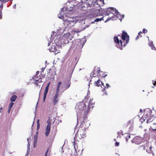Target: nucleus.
<instances>
[{
	"instance_id": "46",
	"label": "nucleus",
	"mask_w": 156,
	"mask_h": 156,
	"mask_svg": "<svg viewBox=\"0 0 156 156\" xmlns=\"http://www.w3.org/2000/svg\"><path fill=\"white\" fill-rule=\"evenodd\" d=\"M13 7L14 9H15L16 7V4H15L13 6Z\"/></svg>"
},
{
	"instance_id": "63",
	"label": "nucleus",
	"mask_w": 156,
	"mask_h": 156,
	"mask_svg": "<svg viewBox=\"0 0 156 156\" xmlns=\"http://www.w3.org/2000/svg\"><path fill=\"white\" fill-rule=\"evenodd\" d=\"M34 123V122H33V125H32V126H33Z\"/></svg>"
},
{
	"instance_id": "27",
	"label": "nucleus",
	"mask_w": 156,
	"mask_h": 156,
	"mask_svg": "<svg viewBox=\"0 0 156 156\" xmlns=\"http://www.w3.org/2000/svg\"><path fill=\"white\" fill-rule=\"evenodd\" d=\"M131 142L133 144H136V137H135L134 138L131 140Z\"/></svg>"
},
{
	"instance_id": "61",
	"label": "nucleus",
	"mask_w": 156,
	"mask_h": 156,
	"mask_svg": "<svg viewBox=\"0 0 156 156\" xmlns=\"http://www.w3.org/2000/svg\"><path fill=\"white\" fill-rule=\"evenodd\" d=\"M40 92H41V90L40 91V93H39V97H40Z\"/></svg>"
},
{
	"instance_id": "48",
	"label": "nucleus",
	"mask_w": 156,
	"mask_h": 156,
	"mask_svg": "<svg viewBox=\"0 0 156 156\" xmlns=\"http://www.w3.org/2000/svg\"><path fill=\"white\" fill-rule=\"evenodd\" d=\"M39 119H37V124H39Z\"/></svg>"
},
{
	"instance_id": "28",
	"label": "nucleus",
	"mask_w": 156,
	"mask_h": 156,
	"mask_svg": "<svg viewBox=\"0 0 156 156\" xmlns=\"http://www.w3.org/2000/svg\"><path fill=\"white\" fill-rule=\"evenodd\" d=\"M125 134L126 135V141L127 142L129 139L130 138V136L129 135L128 133H125Z\"/></svg>"
},
{
	"instance_id": "37",
	"label": "nucleus",
	"mask_w": 156,
	"mask_h": 156,
	"mask_svg": "<svg viewBox=\"0 0 156 156\" xmlns=\"http://www.w3.org/2000/svg\"><path fill=\"white\" fill-rule=\"evenodd\" d=\"M119 145V142H116L115 143V146H118Z\"/></svg>"
},
{
	"instance_id": "22",
	"label": "nucleus",
	"mask_w": 156,
	"mask_h": 156,
	"mask_svg": "<svg viewBox=\"0 0 156 156\" xmlns=\"http://www.w3.org/2000/svg\"><path fill=\"white\" fill-rule=\"evenodd\" d=\"M17 98V96L16 95H13L10 99V101L12 102H14Z\"/></svg>"
},
{
	"instance_id": "6",
	"label": "nucleus",
	"mask_w": 156,
	"mask_h": 156,
	"mask_svg": "<svg viewBox=\"0 0 156 156\" xmlns=\"http://www.w3.org/2000/svg\"><path fill=\"white\" fill-rule=\"evenodd\" d=\"M122 38L124 41L126 40V44H124L123 45V46L125 47L126 46V44L128 43L129 40V36L126 32H125L124 31H122Z\"/></svg>"
},
{
	"instance_id": "23",
	"label": "nucleus",
	"mask_w": 156,
	"mask_h": 156,
	"mask_svg": "<svg viewBox=\"0 0 156 156\" xmlns=\"http://www.w3.org/2000/svg\"><path fill=\"white\" fill-rule=\"evenodd\" d=\"M103 17H102L101 18H97L92 23H94L95 22H98L100 21H101L102 20H103Z\"/></svg>"
},
{
	"instance_id": "16",
	"label": "nucleus",
	"mask_w": 156,
	"mask_h": 156,
	"mask_svg": "<svg viewBox=\"0 0 156 156\" xmlns=\"http://www.w3.org/2000/svg\"><path fill=\"white\" fill-rule=\"evenodd\" d=\"M120 45L119 42L116 43V46L119 48H120L121 50H122V42L121 40L120 41Z\"/></svg>"
},
{
	"instance_id": "11",
	"label": "nucleus",
	"mask_w": 156,
	"mask_h": 156,
	"mask_svg": "<svg viewBox=\"0 0 156 156\" xmlns=\"http://www.w3.org/2000/svg\"><path fill=\"white\" fill-rule=\"evenodd\" d=\"M58 93H56L55 95L54 96L53 104L54 105H55L57 103L58 101Z\"/></svg>"
},
{
	"instance_id": "44",
	"label": "nucleus",
	"mask_w": 156,
	"mask_h": 156,
	"mask_svg": "<svg viewBox=\"0 0 156 156\" xmlns=\"http://www.w3.org/2000/svg\"><path fill=\"white\" fill-rule=\"evenodd\" d=\"M106 86H107V88H108V87H110V85L108 83H106Z\"/></svg>"
},
{
	"instance_id": "60",
	"label": "nucleus",
	"mask_w": 156,
	"mask_h": 156,
	"mask_svg": "<svg viewBox=\"0 0 156 156\" xmlns=\"http://www.w3.org/2000/svg\"><path fill=\"white\" fill-rule=\"evenodd\" d=\"M2 17V16L1 14H0V19Z\"/></svg>"
},
{
	"instance_id": "59",
	"label": "nucleus",
	"mask_w": 156,
	"mask_h": 156,
	"mask_svg": "<svg viewBox=\"0 0 156 156\" xmlns=\"http://www.w3.org/2000/svg\"><path fill=\"white\" fill-rule=\"evenodd\" d=\"M119 133H119V132H117V134H118V135H119Z\"/></svg>"
},
{
	"instance_id": "41",
	"label": "nucleus",
	"mask_w": 156,
	"mask_h": 156,
	"mask_svg": "<svg viewBox=\"0 0 156 156\" xmlns=\"http://www.w3.org/2000/svg\"><path fill=\"white\" fill-rule=\"evenodd\" d=\"M40 127V124H37V129L38 130Z\"/></svg>"
},
{
	"instance_id": "43",
	"label": "nucleus",
	"mask_w": 156,
	"mask_h": 156,
	"mask_svg": "<svg viewBox=\"0 0 156 156\" xmlns=\"http://www.w3.org/2000/svg\"><path fill=\"white\" fill-rule=\"evenodd\" d=\"M48 150H47V151H46L45 153V156H47V154L48 152Z\"/></svg>"
},
{
	"instance_id": "15",
	"label": "nucleus",
	"mask_w": 156,
	"mask_h": 156,
	"mask_svg": "<svg viewBox=\"0 0 156 156\" xmlns=\"http://www.w3.org/2000/svg\"><path fill=\"white\" fill-rule=\"evenodd\" d=\"M120 45L119 42L116 43V46L119 48H120L121 50H122V42L121 40L120 41Z\"/></svg>"
},
{
	"instance_id": "47",
	"label": "nucleus",
	"mask_w": 156,
	"mask_h": 156,
	"mask_svg": "<svg viewBox=\"0 0 156 156\" xmlns=\"http://www.w3.org/2000/svg\"><path fill=\"white\" fill-rule=\"evenodd\" d=\"M107 74H105L104 75V74H103V77H106V76H107Z\"/></svg>"
},
{
	"instance_id": "29",
	"label": "nucleus",
	"mask_w": 156,
	"mask_h": 156,
	"mask_svg": "<svg viewBox=\"0 0 156 156\" xmlns=\"http://www.w3.org/2000/svg\"><path fill=\"white\" fill-rule=\"evenodd\" d=\"M114 41L116 43L120 42L117 37L115 36L114 38Z\"/></svg>"
},
{
	"instance_id": "58",
	"label": "nucleus",
	"mask_w": 156,
	"mask_h": 156,
	"mask_svg": "<svg viewBox=\"0 0 156 156\" xmlns=\"http://www.w3.org/2000/svg\"><path fill=\"white\" fill-rule=\"evenodd\" d=\"M121 134L122 135H123V132H122H122H121Z\"/></svg>"
},
{
	"instance_id": "4",
	"label": "nucleus",
	"mask_w": 156,
	"mask_h": 156,
	"mask_svg": "<svg viewBox=\"0 0 156 156\" xmlns=\"http://www.w3.org/2000/svg\"><path fill=\"white\" fill-rule=\"evenodd\" d=\"M111 10H112L113 12H114L116 15L119 14L120 16V17H122V18H123L124 15L119 14V12L118 11L114 8L109 7L107 9L106 11L105 15H108L111 13H112V12L111 11Z\"/></svg>"
},
{
	"instance_id": "32",
	"label": "nucleus",
	"mask_w": 156,
	"mask_h": 156,
	"mask_svg": "<svg viewBox=\"0 0 156 156\" xmlns=\"http://www.w3.org/2000/svg\"><path fill=\"white\" fill-rule=\"evenodd\" d=\"M95 72V69L92 72V75L93 76V77H95L96 76H94Z\"/></svg>"
},
{
	"instance_id": "2",
	"label": "nucleus",
	"mask_w": 156,
	"mask_h": 156,
	"mask_svg": "<svg viewBox=\"0 0 156 156\" xmlns=\"http://www.w3.org/2000/svg\"><path fill=\"white\" fill-rule=\"evenodd\" d=\"M64 8H62L61 9V10L60 11V13L58 15V17L62 19H63L64 21V25L66 27H71L74 26L76 23V21L74 20H69L68 19L65 20L64 19L63 14L64 12Z\"/></svg>"
},
{
	"instance_id": "21",
	"label": "nucleus",
	"mask_w": 156,
	"mask_h": 156,
	"mask_svg": "<svg viewBox=\"0 0 156 156\" xmlns=\"http://www.w3.org/2000/svg\"><path fill=\"white\" fill-rule=\"evenodd\" d=\"M61 83H62L61 82H59L58 83L57 85L56 93H58L59 87H60V86Z\"/></svg>"
},
{
	"instance_id": "26",
	"label": "nucleus",
	"mask_w": 156,
	"mask_h": 156,
	"mask_svg": "<svg viewBox=\"0 0 156 156\" xmlns=\"http://www.w3.org/2000/svg\"><path fill=\"white\" fill-rule=\"evenodd\" d=\"M140 118L139 122L140 123H142L144 121H145V119H144V117L140 116Z\"/></svg>"
},
{
	"instance_id": "57",
	"label": "nucleus",
	"mask_w": 156,
	"mask_h": 156,
	"mask_svg": "<svg viewBox=\"0 0 156 156\" xmlns=\"http://www.w3.org/2000/svg\"><path fill=\"white\" fill-rule=\"evenodd\" d=\"M105 91V88H104V89L103 90V92H104Z\"/></svg>"
},
{
	"instance_id": "50",
	"label": "nucleus",
	"mask_w": 156,
	"mask_h": 156,
	"mask_svg": "<svg viewBox=\"0 0 156 156\" xmlns=\"http://www.w3.org/2000/svg\"><path fill=\"white\" fill-rule=\"evenodd\" d=\"M34 84H36L37 86L38 85V83L37 82H36L35 83H34Z\"/></svg>"
},
{
	"instance_id": "5",
	"label": "nucleus",
	"mask_w": 156,
	"mask_h": 156,
	"mask_svg": "<svg viewBox=\"0 0 156 156\" xmlns=\"http://www.w3.org/2000/svg\"><path fill=\"white\" fill-rule=\"evenodd\" d=\"M55 43H52L51 42H49L48 43V46H50L51 44V47L49 48V51L50 52H55L56 53V51H57V44H56V41L57 42V40H55Z\"/></svg>"
},
{
	"instance_id": "45",
	"label": "nucleus",
	"mask_w": 156,
	"mask_h": 156,
	"mask_svg": "<svg viewBox=\"0 0 156 156\" xmlns=\"http://www.w3.org/2000/svg\"><path fill=\"white\" fill-rule=\"evenodd\" d=\"M50 82H49L47 84V86H46V87H49V85H50Z\"/></svg>"
},
{
	"instance_id": "18",
	"label": "nucleus",
	"mask_w": 156,
	"mask_h": 156,
	"mask_svg": "<svg viewBox=\"0 0 156 156\" xmlns=\"http://www.w3.org/2000/svg\"><path fill=\"white\" fill-rule=\"evenodd\" d=\"M75 66L74 65L72 66V65H71V67L70 68H69L68 69V71H70V72L71 73V74L72 75L73 73L74 69Z\"/></svg>"
},
{
	"instance_id": "24",
	"label": "nucleus",
	"mask_w": 156,
	"mask_h": 156,
	"mask_svg": "<svg viewBox=\"0 0 156 156\" xmlns=\"http://www.w3.org/2000/svg\"><path fill=\"white\" fill-rule=\"evenodd\" d=\"M37 135H35L34 136V144H36L37 141Z\"/></svg>"
},
{
	"instance_id": "25",
	"label": "nucleus",
	"mask_w": 156,
	"mask_h": 156,
	"mask_svg": "<svg viewBox=\"0 0 156 156\" xmlns=\"http://www.w3.org/2000/svg\"><path fill=\"white\" fill-rule=\"evenodd\" d=\"M30 144H29V142H28V145H27V154L26 155V156L27 155H28L29 154V152L30 151Z\"/></svg>"
},
{
	"instance_id": "53",
	"label": "nucleus",
	"mask_w": 156,
	"mask_h": 156,
	"mask_svg": "<svg viewBox=\"0 0 156 156\" xmlns=\"http://www.w3.org/2000/svg\"><path fill=\"white\" fill-rule=\"evenodd\" d=\"M90 105H88V108L90 109Z\"/></svg>"
},
{
	"instance_id": "9",
	"label": "nucleus",
	"mask_w": 156,
	"mask_h": 156,
	"mask_svg": "<svg viewBox=\"0 0 156 156\" xmlns=\"http://www.w3.org/2000/svg\"><path fill=\"white\" fill-rule=\"evenodd\" d=\"M70 86V83L69 82H68L67 83H63L62 85L61 88L64 89V90H66Z\"/></svg>"
},
{
	"instance_id": "49",
	"label": "nucleus",
	"mask_w": 156,
	"mask_h": 156,
	"mask_svg": "<svg viewBox=\"0 0 156 156\" xmlns=\"http://www.w3.org/2000/svg\"><path fill=\"white\" fill-rule=\"evenodd\" d=\"M100 2H102L103 4L104 3V0H100Z\"/></svg>"
},
{
	"instance_id": "51",
	"label": "nucleus",
	"mask_w": 156,
	"mask_h": 156,
	"mask_svg": "<svg viewBox=\"0 0 156 156\" xmlns=\"http://www.w3.org/2000/svg\"><path fill=\"white\" fill-rule=\"evenodd\" d=\"M3 5H1L0 6V8H2H2H3Z\"/></svg>"
},
{
	"instance_id": "39",
	"label": "nucleus",
	"mask_w": 156,
	"mask_h": 156,
	"mask_svg": "<svg viewBox=\"0 0 156 156\" xmlns=\"http://www.w3.org/2000/svg\"><path fill=\"white\" fill-rule=\"evenodd\" d=\"M94 5H98V7L100 8V6L98 4V2H94Z\"/></svg>"
},
{
	"instance_id": "64",
	"label": "nucleus",
	"mask_w": 156,
	"mask_h": 156,
	"mask_svg": "<svg viewBox=\"0 0 156 156\" xmlns=\"http://www.w3.org/2000/svg\"><path fill=\"white\" fill-rule=\"evenodd\" d=\"M36 134L38 133V132H36Z\"/></svg>"
},
{
	"instance_id": "14",
	"label": "nucleus",
	"mask_w": 156,
	"mask_h": 156,
	"mask_svg": "<svg viewBox=\"0 0 156 156\" xmlns=\"http://www.w3.org/2000/svg\"><path fill=\"white\" fill-rule=\"evenodd\" d=\"M101 84L104 85V84L101 81L100 79H98L97 81L95 82L94 83V85L98 87L101 85Z\"/></svg>"
},
{
	"instance_id": "3",
	"label": "nucleus",
	"mask_w": 156,
	"mask_h": 156,
	"mask_svg": "<svg viewBox=\"0 0 156 156\" xmlns=\"http://www.w3.org/2000/svg\"><path fill=\"white\" fill-rule=\"evenodd\" d=\"M86 97H85L84 99L83 100L82 102H80L77 104V106H76V112L77 115V116H80L81 114H82L83 113L85 115L86 113V111L84 110L86 108V106L84 104L85 102L87 101V99H86Z\"/></svg>"
},
{
	"instance_id": "54",
	"label": "nucleus",
	"mask_w": 156,
	"mask_h": 156,
	"mask_svg": "<svg viewBox=\"0 0 156 156\" xmlns=\"http://www.w3.org/2000/svg\"><path fill=\"white\" fill-rule=\"evenodd\" d=\"M87 4H88V5L89 6H90V7H91V6H90V4H89L88 3H87Z\"/></svg>"
},
{
	"instance_id": "52",
	"label": "nucleus",
	"mask_w": 156,
	"mask_h": 156,
	"mask_svg": "<svg viewBox=\"0 0 156 156\" xmlns=\"http://www.w3.org/2000/svg\"><path fill=\"white\" fill-rule=\"evenodd\" d=\"M39 71H37L36 72V75H38L39 73Z\"/></svg>"
},
{
	"instance_id": "56",
	"label": "nucleus",
	"mask_w": 156,
	"mask_h": 156,
	"mask_svg": "<svg viewBox=\"0 0 156 156\" xmlns=\"http://www.w3.org/2000/svg\"><path fill=\"white\" fill-rule=\"evenodd\" d=\"M29 138H28L27 139V142H28H28H29Z\"/></svg>"
},
{
	"instance_id": "12",
	"label": "nucleus",
	"mask_w": 156,
	"mask_h": 156,
	"mask_svg": "<svg viewBox=\"0 0 156 156\" xmlns=\"http://www.w3.org/2000/svg\"><path fill=\"white\" fill-rule=\"evenodd\" d=\"M48 89L49 87H46L44 90V98H43V101L44 102L47 94V93L48 92Z\"/></svg>"
},
{
	"instance_id": "7",
	"label": "nucleus",
	"mask_w": 156,
	"mask_h": 156,
	"mask_svg": "<svg viewBox=\"0 0 156 156\" xmlns=\"http://www.w3.org/2000/svg\"><path fill=\"white\" fill-rule=\"evenodd\" d=\"M47 122L48 123V125L46 127V131L45 133V135L47 136H48L49 134L50 130V126L51 125L50 122L48 120L47 121Z\"/></svg>"
},
{
	"instance_id": "55",
	"label": "nucleus",
	"mask_w": 156,
	"mask_h": 156,
	"mask_svg": "<svg viewBox=\"0 0 156 156\" xmlns=\"http://www.w3.org/2000/svg\"><path fill=\"white\" fill-rule=\"evenodd\" d=\"M36 145V144H34V147H35Z\"/></svg>"
},
{
	"instance_id": "19",
	"label": "nucleus",
	"mask_w": 156,
	"mask_h": 156,
	"mask_svg": "<svg viewBox=\"0 0 156 156\" xmlns=\"http://www.w3.org/2000/svg\"><path fill=\"white\" fill-rule=\"evenodd\" d=\"M85 133H80L79 135H78L77 137L79 139H80L82 138H83L85 137Z\"/></svg>"
},
{
	"instance_id": "8",
	"label": "nucleus",
	"mask_w": 156,
	"mask_h": 156,
	"mask_svg": "<svg viewBox=\"0 0 156 156\" xmlns=\"http://www.w3.org/2000/svg\"><path fill=\"white\" fill-rule=\"evenodd\" d=\"M144 149L146 150L147 153H150L152 152L151 147L149 145L148 143L145 144L144 146Z\"/></svg>"
},
{
	"instance_id": "17",
	"label": "nucleus",
	"mask_w": 156,
	"mask_h": 156,
	"mask_svg": "<svg viewBox=\"0 0 156 156\" xmlns=\"http://www.w3.org/2000/svg\"><path fill=\"white\" fill-rule=\"evenodd\" d=\"M76 136H77V135H76V136H75L74 137V140L73 142V145L74 146V149L73 150V151L74 152V153L73 154H74L75 153H76V147H75V146L76 145V144L75 143V140H76V138H77V137Z\"/></svg>"
},
{
	"instance_id": "40",
	"label": "nucleus",
	"mask_w": 156,
	"mask_h": 156,
	"mask_svg": "<svg viewBox=\"0 0 156 156\" xmlns=\"http://www.w3.org/2000/svg\"><path fill=\"white\" fill-rule=\"evenodd\" d=\"M153 84L154 86H156V81H153Z\"/></svg>"
},
{
	"instance_id": "30",
	"label": "nucleus",
	"mask_w": 156,
	"mask_h": 156,
	"mask_svg": "<svg viewBox=\"0 0 156 156\" xmlns=\"http://www.w3.org/2000/svg\"><path fill=\"white\" fill-rule=\"evenodd\" d=\"M14 103L12 102H11L9 105V108H11L12 107Z\"/></svg>"
},
{
	"instance_id": "10",
	"label": "nucleus",
	"mask_w": 156,
	"mask_h": 156,
	"mask_svg": "<svg viewBox=\"0 0 156 156\" xmlns=\"http://www.w3.org/2000/svg\"><path fill=\"white\" fill-rule=\"evenodd\" d=\"M152 122H153V123L151 126V128L153 131H156V120L153 119Z\"/></svg>"
},
{
	"instance_id": "20",
	"label": "nucleus",
	"mask_w": 156,
	"mask_h": 156,
	"mask_svg": "<svg viewBox=\"0 0 156 156\" xmlns=\"http://www.w3.org/2000/svg\"><path fill=\"white\" fill-rule=\"evenodd\" d=\"M77 46L76 47V48H77L78 49L82 48L83 45V44H82L80 42H78L77 44Z\"/></svg>"
},
{
	"instance_id": "35",
	"label": "nucleus",
	"mask_w": 156,
	"mask_h": 156,
	"mask_svg": "<svg viewBox=\"0 0 156 156\" xmlns=\"http://www.w3.org/2000/svg\"><path fill=\"white\" fill-rule=\"evenodd\" d=\"M143 32H142L143 33H145L147 32V30H146L145 29H144L143 30Z\"/></svg>"
},
{
	"instance_id": "34",
	"label": "nucleus",
	"mask_w": 156,
	"mask_h": 156,
	"mask_svg": "<svg viewBox=\"0 0 156 156\" xmlns=\"http://www.w3.org/2000/svg\"><path fill=\"white\" fill-rule=\"evenodd\" d=\"M151 47V49L153 50H156V48H155L154 45H153Z\"/></svg>"
},
{
	"instance_id": "1",
	"label": "nucleus",
	"mask_w": 156,
	"mask_h": 156,
	"mask_svg": "<svg viewBox=\"0 0 156 156\" xmlns=\"http://www.w3.org/2000/svg\"><path fill=\"white\" fill-rule=\"evenodd\" d=\"M151 111L149 109H144V112L142 109H140L138 116L139 118L141 116L146 118L147 123H149L152 122L153 120L154 117L151 115Z\"/></svg>"
},
{
	"instance_id": "36",
	"label": "nucleus",
	"mask_w": 156,
	"mask_h": 156,
	"mask_svg": "<svg viewBox=\"0 0 156 156\" xmlns=\"http://www.w3.org/2000/svg\"><path fill=\"white\" fill-rule=\"evenodd\" d=\"M112 19V18L111 17H110V18H108V19L106 20V21H105V22H107V21H109V20H111V19Z\"/></svg>"
},
{
	"instance_id": "33",
	"label": "nucleus",
	"mask_w": 156,
	"mask_h": 156,
	"mask_svg": "<svg viewBox=\"0 0 156 156\" xmlns=\"http://www.w3.org/2000/svg\"><path fill=\"white\" fill-rule=\"evenodd\" d=\"M148 44L150 47L154 45L152 41L149 43Z\"/></svg>"
},
{
	"instance_id": "38",
	"label": "nucleus",
	"mask_w": 156,
	"mask_h": 156,
	"mask_svg": "<svg viewBox=\"0 0 156 156\" xmlns=\"http://www.w3.org/2000/svg\"><path fill=\"white\" fill-rule=\"evenodd\" d=\"M36 82H38L39 83H41V82H42V81H41V80H40L39 79V80H36Z\"/></svg>"
},
{
	"instance_id": "62",
	"label": "nucleus",
	"mask_w": 156,
	"mask_h": 156,
	"mask_svg": "<svg viewBox=\"0 0 156 156\" xmlns=\"http://www.w3.org/2000/svg\"><path fill=\"white\" fill-rule=\"evenodd\" d=\"M97 10H98V11H100V9H96Z\"/></svg>"
},
{
	"instance_id": "42",
	"label": "nucleus",
	"mask_w": 156,
	"mask_h": 156,
	"mask_svg": "<svg viewBox=\"0 0 156 156\" xmlns=\"http://www.w3.org/2000/svg\"><path fill=\"white\" fill-rule=\"evenodd\" d=\"M11 108H9V109L8 110V112L9 113L10 112V111H11Z\"/></svg>"
},
{
	"instance_id": "13",
	"label": "nucleus",
	"mask_w": 156,
	"mask_h": 156,
	"mask_svg": "<svg viewBox=\"0 0 156 156\" xmlns=\"http://www.w3.org/2000/svg\"><path fill=\"white\" fill-rule=\"evenodd\" d=\"M89 27V26L88 25H87L86 26H85V27H83V26H82L81 27L80 29H78V30H75L74 32L76 33H79L82 30H85V28H86L88 27Z\"/></svg>"
},
{
	"instance_id": "31",
	"label": "nucleus",
	"mask_w": 156,
	"mask_h": 156,
	"mask_svg": "<svg viewBox=\"0 0 156 156\" xmlns=\"http://www.w3.org/2000/svg\"><path fill=\"white\" fill-rule=\"evenodd\" d=\"M142 33H143L141 31L139 32V33L138 34V35L137 36V39L138 38H139L140 36V37H142V35H140Z\"/></svg>"
}]
</instances>
